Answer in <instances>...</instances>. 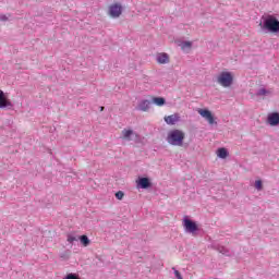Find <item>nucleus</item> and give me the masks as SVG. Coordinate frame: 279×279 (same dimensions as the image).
I'll return each instance as SVG.
<instances>
[{
  "mask_svg": "<svg viewBox=\"0 0 279 279\" xmlns=\"http://www.w3.org/2000/svg\"><path fill=\"white\" fill-rule=\"evenodd\" d=\"M185 134L181 130H172L168 133L167 141L169 145H174L175 147H182L184 145Z\"/></svg>",
  "mask_w": 279,
  "mask_h": 279,
  "instance_id": "obj_1",
  "label": "nucleus"
},
{
  "mask_svg": "<svg viewBox=\"0 0 279 279\" xmlns=\"http://www.w3.org/2000/svg\"><path fill=\"white\" fill-rule=\"evenodd\" d=\"M218 84L223 86V88H230L232 86V82H234V76L230 72H221L217 77Z\"/></svg>",
  "mask_w": 279,
  "mask_h": 279,
  "instance_id": "obj_2",
  "label": "nucleus"
},
{
  "mask_svg": "<svg viewBox=\"0 0 279 279\" xmlns=\"http://www.w3.org/2000/svg\"><path fill=\"white\" fill-rule=\"evenodd\" d=\"M264 27L268 29V32H278L279 31V21L274 15H268L264 21Z\"/></svg>",
  "mask_w": 279,
  "mask_h": 279,
  "instance_id": "obj_3",
  "label": "nucleus"
},
{
  "mask_svg": "<svg viewBox=\"0 0 279 279\" xmlns=\"http://www.w3.org/2000/svg\"><path fill=\"white\" fill-rule=\"evenodd\" d=\"M123 14V7L121 3H114L109 7V16L111 19H119Z\"/></svg>",
  "mask_w": 279,
  "mask_h": 279,
  "instance_id": "obj_4",
  "label": "nucleus"
},
{
  "mask_svg": "<svg viewBox=\"0 0 279 279\" xmlns=\"http://www.w3.org/2000/svg\"><path fill=\"white\" fill-rule=\"evenodd\" d=\"M197 112H198V114H201V117H203V119H206V121H207V123H209V125H215V123H217L215 121V116H213V112H210V110L198 109Z\"/></svg>",
  "mask_w": 279,
  "mask_h": 279,
  "instance_id": "obj_5",
  "label": "nucleus"
},
{
  "mask_svg": "<svg viewBox=\"0 0 279 279\" xmlns=\"http://www.w3.org/2000/svg\"><path fill=\"white\" fill-rule=\"evenodd\" d=\"M13 105H12V100L9 99L7 96H5V93H3L1 89H0V108L3 109V108H12Z\"/></svg>",
  "mask_w": 279,
  "mask_h": 279,
  "instance_id": "obj_6",
  "label": "nucleus"
},
{
  "mask_svg": "<svg viewBox=\"0 0 279 279\" xmlns=\"http://www.w3.org/2000/svg\"><path fill=\"white\" fill-rule=\"evenodd\" d=\"M183 226L187 232H197V225L193 220L184 219Z\"/></svg>",
  "mask_w": 279,
  "mask_h": 279,
  "instance_id": "obj_7",
  "label": "nucleus"
},
{
  "mask_svg": "<svg viewBox=\"0 0 279 279\" xmlns=\"http://www.w3.org/2000/svg\"><path fill=\"white\" fill-rule=\"evenodd\" d=\"M267 121L271 126L279 125V113L278 112L269 113L267 117Z\"/></svg>",
  "mask_w": 279,
  "mask_h": 279,
  "instance_id": "obj_8",
  "label": "nucleus"
},
{
  "mask_svg": "<svg viewBox=\"0 0 279 279\" xmlns=\"http://www.w3.org/2000/svg\"><path fill=\"white\" fill-rule=\"evenodd\" d=\"M165 121L168 125H175L180 121V114L174 113L171 116H166Z\"/></svg>",
  "mask_w": 279,
  "mask_h": 279,
  "instance_id": "obj_9",
  "label": "nucleus"
},
{
  "mask_svg": "<svg viewBox=\"0 0 279 279\" xmlns=\"http://www.w3.org/2000/svg\"><path fill=\"white\" fill-rule=\"evenodd\" d=\"M158 64H169V54L166 52H160L156 56Z\"/></svg>",
  "mask_w": 279,
  "mask_h": 279,
  "instance_id": "obj_10",
  "label": "nucleus"
},
{
  "mask_svg": "<svg viewBox=\"0 0 279 279\" xmlns=\"http://www.w3.org/2000/svg\"><path fill=\"white\" fill-rule=\"evenodd\" d=\"M137 186H140V189H149V186H151V183L147 178H141L137 181Z\"/></svg>",
  "mask_w": 279,
  "mask_h": 279,
  "instance_id": "obj_11",
  "label": "nucleus"
},
{
  "mask_svg": "<svg viewBox=\"0 0 279 279\" xmlns=\"http://www.w3.org/2000/svg\"><path fill=\"white\" fill-rule=\"evenodd\" d=\"M179 47L182 49V51H185V53H187V51H191V49L193 48V43L192 41H181L179 44Z\"/></svg>",
  "mask_w": 279,
  "mask_h": 279,
  "instance_id": "obj_12",
  "label": "nucleus"
},
{
  "mask_svg": "<svg viewBox=\"0 0 279 279\" xmlns=\"http://www.w3.org/2000/svg\"><path fill=\"white\" fill-rule=\"evenodd\" d=\"M140 110H142V112H147V110H149V108H151V101L149 100H142L138 105Z\"/></svg>",
  "mask_w": 279,
  "mask_h": 279,
  "instance_id": "obj_13",
  "label": "nucleus"
},
{
  "mask_svg": "<svg viewBox=\"0 0 279 279\" xmlns=\"http://www.w3.org/2000/svg\"><path fill=\"white\" fill-rule=\"evenodd\" d=\"M134 134V131L124 129L122 131V140L123 141H132V135Z\"/></svg>",
  "mask_w": 279,
  "mask_h": 279,
  "instance_id": "obj_14",
  "label": "nucleus"
},
{
  "mask_svg": "<svg viewBox=\"0 0 279 279\" xmlns=\"http://www.w3.org/2000/svg\"><path fill=\"white\" fill-rule=\"evenodd\" d=\"M153 104H155V106H165V104H167V100H165L163 97H153L151 98Z\"/></svg>",
  "mask_w": 279,
  "mask_h": 279,
  "instance_id": "obj_15",
  "label": "nucleus"
},
{
  "mask_svg": "<svg viewBox=\"0 0 279 279\" xmlns=\"http://www.w3.org/2000/svg\"><path fill=\"white\" fill-rule=\"evenodd\" d=\"M80 241L84 247H88L90 245V240L87 235H81Z\"/></svg>",
  "mask_w": 279,
  "mask_h": 279,
  "instance_id": "obj_16",
  "label": "nucleus"
},
{
  "mask_svg": "<svg viewBox=\"0 0 279 279\" xmlns=\"http://www.w3.org/2000/svg\"><path fill=\"white\" fill-rule=\"evenodd\" d=\"M217 156H218V158L226 159V157L228 156V149H226V148H218Z\"/></svg>",
  "mask_w": 279,
  "mask_h": 279,
  "instance_id": "obj_17",
  "label": "nucleus"
},
{
  "mask_svg": "<svg viewBox=\"0 0 279 279\" xmlns=\"http://www.w3.org/2000/svg\"><path fill=\"white\" fill-rule=\"evenodd\" d=\"M66 241H68V243H75V241H77V238H75V235L69 233L66 235Z\"/></svg>",
  "mask_w": 279,
  "mask_h": 279,
  "instance_id": "obj_18",
  "label": "nucleus"
},
{
  "mask_svg": "<svg viewBox=\"0 0 279 279\" xmlns=\"http://www.w3.org/2000/svg\"><path fill=\"white\" fill-rule=\"evenodd\" d=\"M255 189H257V191H263V181H255Z\"/></svg>",
  "mask_w": 279,
  "mask_h": 279,
  "instance_id": "obj_19",
  "label": "nucleus"
},
{
  "mask_svg": "<svg viewBox=\"0 0 279 279\" xmlns=\"http://www.w3.org/2000/svg\"><path fill=\"white\" fill-rule=\"evenodd\" d=\"M116 197L117 199H123V197H125V193H123V191H118L116 193Z\"/></svg>",
  "mask_w": 279,
  "mask_h": 279,
  "instance_id": "obj_20",
  "label": "nucleus"
},
{
  "mask_svg": "<svg viewBox=\"0 0 279 279\" xmlns=\"http://www.w3.org/2000/svg\"><path fill=\"white\" fill-rule=\"evenodd\" d=\"M267 94V89L262 88L258 90L257 95H266Z\"/></svg>",
  "mask_w": 279,
  "mask_h": 279,
  "instance_id": "obj_21",
  "label": "nucleus"
},
{
  "mask_svg": "<svg viewBox=\"0 0 279 279\" xmlns=\"http://www.w3.org/2000/svg\"><path fill=\"white\" fill-rule=\"evenodd\" d=\"M0 21H8V15L0 13Z\"/></svg>",
  "mask_w": 279,
  "mask_h": 279,
  "instance_id": "obj_22",
  "label": "nucleus"
},
{
  "mask_svg": "<svg viewBox=\"0 0 279 279\" xmlns=\"http://www.w3.org/2000/svg\"><path fill=\"white\" fill-rule=\"evenodd\" d=\"M174 276L178 279H182V275L178 270H174Z\"/></svg>",
  "mask_w": 279,
  "mask_h": 279,
  "instance_id": "obj_23",
  "label": "nucleus"
}]
</instances>
